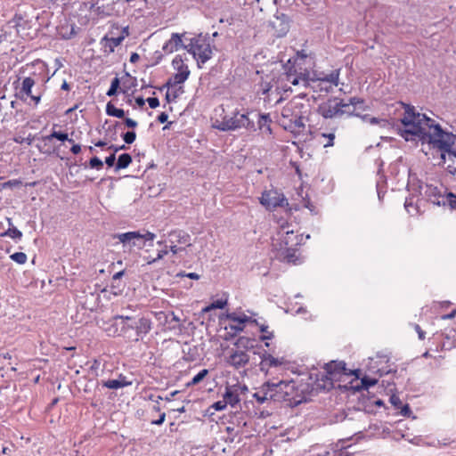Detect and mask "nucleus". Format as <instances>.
Listing matches in <instances>:
<instances>
[{
	"instance_id": "nucleus-1",
	"label": "nucleus",
	"mask_w": 456,
	"mask_h": 456,
	"mask_svg": "<svg viewBox=\"0 0 456 456\" xmlns=\"http://www.w3.org/2000/svg\"><path fill=\"white\" fill-rule=\"evenodd\" d=\"M339 71L338 69L331 70L329 73H310L298 71L296 68L289 69L285 68V72L277 79L273 78L270 81H264L261 85L263 94H267L275 87V91L287 92L290 89L289 85L312 86L315 90L329 92L338 85Z\"/></svg>"
},
{
	"instance_id": "nucleus-2",
	"label": "nucleus",
	"mask_w": 456,
	"mask_h": 456,
	"mask_svg": "<svg viewBox=\"0 0 456 456\" xmlns=\"http://www.w3.org/2000/svg\"><path fill=\"white\" fill-rule=\"evenodd\" d=\"M395 111L401 116L397 131L407 142H421L426 135L432 118L424 113L418 112L414 107L396 102Z\"/></svg>"
},
{
	"instance_id": "nucleus-3",
	"label": "nucleus",
	"mask_w": 456,
	"mask_h": 456,
	"mask_svg": "<svg viewBox=\"0 0 456 456\" xmlns=\"http://www.w3.org/2000/svg\"><path fill=\"white\" fill-rule=\"evenodd\" d=\"M309 105L301 98H294L281 110L279 124L297 137L307 140L310 129L306 123L309 120Z\"/></svg>"
},
{
	"instance_id": "nucleus-4",
	"label": "nucleus",
	"mask_w": 456,
	"mask_h": 456,
	"mask_svg": "<svg viewBox=\"0 0 456 456\" xmlns=\"http://www.w3.org/2000/svg\"><path fill=\"white\" fill-rule=\"evenodd\" d=\"M309 236L304 237L298 233L297 225L292 224H281L278 232L277 243L274 244L278 251V256L289 263H299V256L297 254V247L302 244Z\"/></svg>"
},
{
	"instance_id": "nucleus-5",
	"label": "nucleus",
	"mask_w": 456,
	"mask_h": 456,
	"mask_svg": "<svg viewBox=\"0 0 456 456\" xmlns=\"http://www.w3.org/2000/svg\"><path fill=\"white\" fill-rule=\"evenodd\" d=\"M408 189L416 195H423L436 206H448L456 209V195L448 192L442 185L423 183L415 175H409Z\"/></svg>"
},
{
	"instance_id": "nucleus-6",
	"label": "nucleus",
	"mask_w": 456,
	"mask_h": 456,
	"mask_svg": "<svg viewBox=\"0 0 456 456\" xmlns=\"http://www.w3.org/2000/svg\"><path fill=\"white\" fill-rule=\"evenodd\" d=\"M151 321L144 316L138 319L130 316L118 315L113 319V323L106 328L110 336L123 335L131 337V331H135V339L142 338L151 330Z\"/></svg>"
},
{
	"instance_id": "nucleus-7",
	"label": "nucleus",
	"mask_w": 456,
	"mask_h": 456,
	"mask_svg": "<svg viewBox=\"0 0 456 456\" xmlns=\"http://www.w3.org/2000/svg\"><path fill=\"white\" fill-rule=\"evenodd\" d=\"M422 144H428L429 148L439 152L456 144V134L444 129L436 119L432 118Z\"/></svg>"
},
{
	"instance_id": "nucleus-8",
	"label": "nucleus",
	"mask_w": 456,
	"mask_h": 456,
	"mask_svg": "<svg viewBox=\"0 0 456 456\" xmlns=\"http://www.w3.org/2000/svg\"><path fill=\"white\" fill-rule=\"evenodd\" d=\"M235 346V349L231 350L226 358V362L230 366L235 369H240L248 363L250 356L248 351L253 350L257 346L256 339L247 336H241L237 339Z\"/></svg>"
},
{
	"instance_id": "nucleus-9",
	"label": "nucleus",
	"mask_w": 456,
	"mask_h": 456,
	"mask_svg": "<svg viewBox=\"0 0 456 456\" xmlns=\"http://www.w3.org/2000/svg\"><path fill=\"white\" fill-rule=\"evenodd\" d=\"M116 239L122 244L125 252L132 253L135 248L142 249L147 246L151 247L156 235L151 232H127L118 233Z\"/></svg>"
},
{
	"instance_id": "nucleus-10",
	"label": "nucleus",
	"mask_w": 456,
	"mask_h": 456,
	"mask_svg": "<svg viewBox=\"0 0 456 456\" xmlns=\"http://www.w3.org/2000/svg\"><path fill=\"white\" fill-rule=\"evenodd\" d=\"M363 101L358 98L350 100V103H342L337 100H330L322 103L319 107L320 113L326 118L338 117L344 113H354L359 110H365L362 108Z\"/></svg>"
},
{
	"instance_id": "nucleus-11",
	"label": "nucleus",
	"mask_w": 456,
	"mask_h": 456,
	"mask_svg": "<svg viewBox=\"0 0 456 456\" xmlns=\"http://www.w3.org/2000/svg\"><path fill=\"white\" fill-rule=\"evenodd\" d=\"M353 376V371L346 368L343 362H330L324 366L322 377L325 378L323 385H319L323 388H330L333 383L346 382L347 379Z\"/></svg>"
},
{
	"instance_id": "nucleus-12",
	"label": "nucleus",
	"mask_w": 456,
	"mask_h": 456,
	"mask_svg": "<svg viewBox=\"0 0 456 456\" xmlns=\"http://www.w3.org/2000/svg\"><path fill=\"white\" fill-rule=\"evenodd\" d=\"M184 49L193 56L199 68H201V65L212 57L211 46L207 39L201 36L188 39Z\"/></svg>"
},
{
	"instance_id": "nucleus-13",
	"label": "nucleus",
	"mask_w": 456,
	"mask_h": 456,
	"mask_svg": "<svg viewBox=\"0 0 456 456\" xmlns=\"http://www.w3.org/2000/svg\"><path fill=\"white\" fill-rule=\"evenodd\" d=\"M251 124L248 114L234 111L232 115H224L222 119L213 118V126L221 131L236 130L248 127Z\"/></svg>"
},
{
	"instance_id": "nucleus-14",
	"label": "nucleus",
	"mask_w": 456,
	"mask_h": 456,
	"mask_svg": "<svg viewBox=\"0 0 456 456\" xmlns=\"http://www.w3.org/2000/svg\"><path fill=\"white\" fill-rule=\"evenodd\" d=\"M259 201L267 210H273L277 207H282L284 204H288L284 195L276 189L264 191Z\"/></svg>"
},
{
	"instance_id": "nucleus-15",
	"label": "nucleus",
	"mask_w": 456,
	"mask_h": 456,
	"mask_svg": "<svg viewBox=\"0 0 456 456\" xmlns=\"http://www.w3.org/2000/svg\"><path fill=\"white\" fill-rule=\"evenodd\" d=\"M260 362L258 363L259 370L265 376L270 374L272 368H280L286 364L287 361L284 357H276L266 351L258 354Z\"/></svg>"
},
{
	"instance_id": "nucleus-16",
	"label": "nucleus",
	"mask_w": 456,
	"mask_h": 456,
	"mask_svg": "<svg viewBox=\"0 0 456 456\" xmlns=\"http://www.w3.org/2000/svg\"><path fill=\"white\" fill-rule=\"evenodd\" d=\"M274 401L289 400L293 398L296 394V383L295 381H280L273 383Z\"/></svg>"
},
{
	"instance_id": "nucleus-17",
	"label": "nucleus",
	"mask_w": 456,
	"mask_h": 456,
	"mask_svg": "<svg viewBox=\"0 0 456 456\" xmlns=\"http://www.w3.org/2000/svg\"><path fill=\"white\" fill-rule=\"evenodd\" d=\"M128 28L125 27L122 29L121 35L118 37L105 36L101 40V45L105 53H112L114 49L121 44V42L128 36Z\"/></svg>"
},
{
	"instance_id": "nucleus-18",
	"label": "nucleus",
	"mask_w": 456,
	"mask_h": 456,
	"mask_svg": "<svg viewBox=\"0 0 456 456\" xmlns=\"http://www.w3.org/2000/svg\"><path fill=\"white\" fill-rule=\"evenodd\" d=\"M226 318L230 321V326L236 332L243 330L248 323H253L254 320L242 313H232L227 314Z\"/></svg>"
},
{
	"instance_id": "nucleus-19",
	"label": "nucleus",
	"mask_w": 456,
	"mask_h": 456,
	"mask_svg": "<svg viewBox=\"0 0 456 456\" xmlns=\"http://www.w3.org/2000/svg\"><path fill=\"white\" fill-rule=\"evenodd\" d=\"M156 320L159 322L160 325L163 327L167 326V329L175 330L179 327L180 319L176 316L173 312L165 313V312H156L154 314Z\"/></svg>"
},
{
	"instance_id": "nucleus-20",
	"label": "nucleus",
	"mask_w": 456,
	"mask_h": 456,
	"mask_svg": "<svg viewBox=\"0 0 456 456\" xmlns=\"http://www.w3.org/2000/svg\"><path fill=\"white\" fill-rule=\"evenodd\" d=\"M440 153V164H442L450 173L456 172V149L448 148Z\"/></svg>"
},
{
	"instance_id": "nucleus-21",
	"label": "nucleus",
	"mask_w": 456,
	"mask_h": 456,
	"mask_svg": "<svg viewBox=\"0 0 456 456\" xmlns=\"http://www.w3.org/2000/svg\"><path fill=\"white\" fill-rule=\"evenodd\" d=\"M184 37L185 34L173 33L170 38L163 45V51L167 53H172L182 47L184 48V43L188 42V39H183Z\"/></svg>"
},
{
	"instance_id": "nucleus-22",
	"label": "nucleus",
	"mask_w": 456,
	"mask_h": 456,
	"mask_svg": "<svg viewBox=\"0 0 456 456\" xmlns=\"http://www.w3.org/2000/svg\"><path fill=\"white\" fill-rule=\"evenodd\" d=\"M275 395H277L274 394L273 382L267 381L259 387L258 391L254 393L253 397L258 403H264L268 400H274Z\"/></svg>"
},
{
	"instance_id": "nucleus-23",
	"label": "nucleus",
	"mask_w": 456,
	"mask_h": 456,
	"mask_svg": "<svg viewBox=\"0 0 456 456\" xmlns=\"http://www.w3.org/2000/svg\"><path fill=\"white\" fill-rule=\"evenodd\" d=\"M359 370L353 371V376H355L349 384H345L344 387L348 389L359 390L361 388H369L370 387L374 386L377 383L375 379L363 378L359 379L358 377Z\"/></svg>"
},
{
	"instance_id": "nucleus-24",
	"label": "nucleus",
	"mask_w": 456,
	"mask_h": 456,
	"mask_svg": "<svg viewBox=\"0 0 456 456\" xmlns=\"http://www.w3.org/2000/svg\"><path fill=\"white\" fill-rule=\"evenodd\" d=\"M223 398L226 402L227 405L234 407L240 401L239 387L236 386H227L223 395Z\"/></svg>"
},
{
	"instance_id": "nucleus-25",
	"label": "nucleus",
	"mask_w": 456,
	"mask_h": 456,
	"mask_svg": "<svg viewBox=\"0 0 456 456\" xmlns=\"http://www.w3.org/2000/svg\"><path fill=\"white\" fill-rule=\"evenodd\" d=\"M254 323H256L258 328L259 331L261 332V336L259 337V340L265 343V346L268 347L270 346L269 341L274 338V331L270 329V327L263 323H258L256 320H254Z\"/></svg>"
},
{
	"instance_id": "nucleus-26",
	"label": "nucleus",
	"mask_w": 456,
	"mask_h": 456,
	"mask_svg": "<svg viewBox=\"0 0 456 456\" xmlns=\"http://www.w3.org/2000/svg\"><path fill=\"white\" fill-rule=\"evenodd\" d=\"M167 91L166 98L168 102H175L180 95L183 94V86L168 85L167 83Z\"/></svg>"
},
{
	"instance_id": "nucleus-27",
	"label": "nucleus",
	"mask_w": 456,
	"mask_h": 456,
	"mask_svg": "<svg viewBox=\"0 0 456 456\" xmlns=\"http://www.w3.org/2000/svg\"><path fill=\"white\" fill-rule=\"evenodd\" d=\"M173 69L175 73L190 72L188 66L185 64L184 60L181 55H176L172 61Z\"/></svg>"
},
{
	"instance_id": "nucleus-28",
	"label": "nucleus",
	"mask_w": 456,
	"mask_h": 456,
	"mask_svg": "<svg viewBox=\"0 0 456 456\" xmlns=\"http://www.w3.org/2000/svg\"><path fill=\"white\" fill-rule=\"evenodd\" d=\"M130 382L126 381L124 379H110L103 381L102 385L110 389H118L130 385Z\"/></svg>"
},
{
	"instance_id": "nucleus-29",
	"label": "nucleus",
	"mask_w": 456,
	"mask_h": 456,
	"mask_svg": "<svg viewBox=\"0 0 456 456\" xmlns=\"http://www.w3.org/2000/svg\"><path fill=\"white\" fill-rule=\"evenodd\" d=\"M190 72L175 73L167 81L168 85L182 86L189 77Z\"/></svg>"
},
{
	"instance_id": "nucleus-30",
	"label": "nucleus",
	"mask_w": 456,
	"mask_h": 456,
	"mask_svg": "<svg viewBox=\"0 0 456 456\" xmlns=\"http://www.w3.org/2000/svg\"><path fill=\"white\" fill-rule=\"evenodd\" d=\"M227 305V298H219L217 300H215L208 306L204 307L202 309L203 313H208L211 310L214 309H224Z\"/></svg>"
},
{
	"instance_id": "nucleus-31",
	"label": "nucleus",
	"mask_w": 456,
	"mask_h": 456,
	"mask_svg": "<svg viewBox=\"0 0 456 456\" xmlns=\"http://www.w3.org/2000/svg\"><path fill=\"white\" fill-rule=\"evenodd\" d=\"M59 35L63 38H70L75 34V28L73 25H61L58 28Z\"/></svg>"
},
{
	"instance_id": "nucleus-32",
	"label": "nucleus",
	"mask_w": 456,
	"mask_h": 456,
	"mask_svg": "<svg viewBox=\"0 0 456 456\" xmlns=\"http://www.w3.org/2000/svg\"><path fill=\"white\" fill-rule=\"evenodd\" d=\"M131 162H132V158L129 154H127V153L121 154L118 159L117 168L118 169L126 168L130 165Z\"/></svg>"
},
{
	"instance_id": "nucleus-33",
	"label": "nucleus",
	"mask_w": 456,
	"mask_h": 456,
	"mask_svg": "<svg viewBox=\"0 0 456 456\" xmlns=\"http://www.w3.org/2000/svg\"><path fill=\"white\" fill-rule=\"evenodd\" d=\"M106 112L109 116L116 117V118H123L125 115V112L122 109L116 108L111 103L107 104Z\"/></svg>"
},
{
	"instance_id": "nucleus-34",
	"label": "nucleus",
	"mask_w": 456,
	"mask_h": 456,
	"mask_svg": "<svg viewBox=\"0 0 456 456\" xmlns=\"http://www.w3.org/2000/svg\"><path fill=\"white\" fill-rule=\"evenodd\" d=\"M34 85H35V81L32 78L26 77L22 81L21 91L23 93H25L28 96L31 95V90H32V87L34 86Z\"/></svg>"
},
{
	"instance_id": "nucleus-35",
	"label": "nucleus",
	"mask_w": 456,
	"mask_h": 456,
	"mask_svg": "<svg viewBox=\"0 0 456 456\" xmlns=\"http://www.w3.org/2000/svg\"><path fill=\"white\" fill-rule=\"evenodd\" d=\"M269 122L270 120L267 115H261L259 118L258 125L260 129H263L265 132L271 134Z\"/></svg>"
},
{
	"instance_id": "nucleus-36",
	"label": "nucleus",
	"mask_w": 456,
	"mask_h": 456,
	"mask_svg": "<svg viewBox=\"0 0 456 456\" xmlns=\"http://www.w3.org/2000/svg\"><path fill=\"white\" fill-rule=\"evenodd\" d=\"M167 254V250L162 249L158 252L156 257L145 256V257H143V259L147 265H152V264L156 263L157 261L162 259Z\"/></svg>"
},
{
	"instance_id": "nucleus-37",
	"label": "nucleus",
	"mask_w": 456,
	"mask_h": 456,
	"mask_svg": "<svg viewBox=\"0 0 456 456\" xmlns=\"http://www.w3.org/2000/svg\"><path fill=\"white\" fill-rule=\"evenodd\" d=\"M11 259L17 264L23 265L27 262V255L23 252H16L10 256Z\"/></svg>"
},
{
	"instance_id": "nucleus-38",
	"label": "nucleus",
	"mask_w": 456,
	"mask_h": 456,
	"mask_svg": "<svg viewBox=\"0 0 456 456\" xmlns=\"http://www.w3.org/2000/svg\"><path fill=\"white\" fill-rule=\"evenodd\" d=\"M4 235L9 236L12 239L20 240L22 237V232L15 227L9 228Z\"/></svg>"
},
{
	"instance_id": "nucleus-39",
	"label": "nucleus",
	"mask_w": 456,
	"mask_h": 456,
	"mask_svg": "<svg viewBox=\"0 0 456 456\" xmlns=\"http://www.w3.org/2000/svg\"><path fill=\"white\" fill-rule=\"evenodd\" d=\"M208 373V370L204 369L195 375L189 385H196L200 383Z\"/></svg>"
},
{
	"instance_id": "nucleus-40",
	"label": "nucleus",
	"mask_w": 456,
	"mask_h": 456,
	"mask_svg": "<svg viewBox=\"0 0 456 456\" xmlns=\"http://www.w3.org/2000/svg\"><path fill=\"white\" fill-rule=\"evenodd\" d=\"M364 120L370 122L372 125H379L380 126H388V122L386 119H379L377 118H369L368 116H365Z\"/></svg>"
},
{
	"instance_id": "nucleus-41",
	"label": "nucleus",
	"mask_w": 456,
	"mask_h": 456,
	"mask_svg": "<svg viewBox=\"0 0 456 456\" xmlns=\"http://www.w3.org/2000/svg\"><path fill=\"white\" fill-rule=\"evenodd\" d=\"M322 137L325 140L322 142L324 147H330L333 145L335 139L334 134H322Z\"/></svg>"
},
{
	"instance_id": "nucleus-42",
	"label": "nucleus",
	"mask_w": 456,
	"mask_h": 456,
	"mask_svg": "<svg viewBox=\"0 0 456 456\" xmlns=\"http://www.w3.org/2000/svg\"><path fill=\"white\" fill-rule=\"evenodd\" d=\"M118 85H119L118 79V78H114L112 80V82H111V86H110V89L107 92V95H109V96L114 95L116 94V92H117Z\"/></svg>"
},
{
	"instance_id": "nucleus-43",
	"label": "nucleus",
	"mask_w": 456,
	"mask_h": 456,
	"mask_svg": "<svg viewBox=\"0 0 456 456\" xmlns=\"http://www.w3.org/2000/svg\"><path fill=\"white\" fill-rule=\"evenodd\" d=\"M123 288H124V285L121 284L120 281H119V283L113 282V281L111 282V291L115 296L119 295L122 292Z\"/></svg>"
},
{
	"instance_id": "nucleus-44",
	"label": "nucleus",
	"mask_w": 456,
	"mask_h": 456,
	"mask_svg": "<svg viewBox=\"0 0 456 456\" xmlns=\"http://www.w3.org/2000/svg\"><path fill=\"white\" fill-rule=\"evenodd\" d=\"M51 138H56V139H58L60 141H62V142L69 140L67 134L61 133V132H56V131L53 132L51 134V135L48 137V139H51Z\"/></svg>"
},
{
	"instance_id": "nucleus-45",
	"label": "nucleus",
	"mask_w": 456,
	"mask_h": 456,
	"mask_svg": "<svg viewBox=\"0 0 456 456\" xmlns=\"http://www.w3.org/2000/svg\"><path fill=\"white\" fill-rule=\"evenodd\" d=\"M227 406V403L223 399V400H220V401H217L215 403L212 404V408L216 411H224Z\"/></svg>"
},
{
	"instance_id": "nucleus-46",
	"label": "nucleus",
	"mask_w": 456,
	"mask_h": 456,
	"mask_svg": "<svg viewBox=\"0 0 456 456\" xmlns=\"http://www.w3.org/2000/svg\"><path fill=\"white\" fill-rule=\"evenodd\" d=\"M135 133L134 132H126L124 136H123V139L124 141L126 142V143H133L135 140Z\"/></svg>"
},
{
	"instance_id": "nucleus-47",
	"label": "nucleus",
	"mask_w": 456,
	"mask_h": 456,
	"mask_svg": "<svg viewBox=\"0 0 456 456\" xmlns=\"http://www.w3.org/2000/svg\"><path fill=\"white\" fill-rule=\"evenodd\" d=\"M102 165H103L102 161L96 157L91 159V160H90V167L92 168L100 169V168H102Z\"/></svg>"
},
{
	"instance_id": "nucleus-48",
	"label": "nucleus",
	"mask_w": 456,
	"mask_h": 456,
	"mask_svg": "<svg viewBox=\"0 0 456 456\" xmlns=\"http://www.w3.org/2000/svg\"><path fill=\"white\" fill-rule=\"evenodd\" d=\"M405 208L410 215L417 214V209L413 207L411 200L405 201Z\"/></svg>"
},
{
	"instance_id": "nucleus-49",
	"label": "nucleus",
	"mask_w": 456,
	"mask_h": 456,
	"mask_svg": "<svg viewBox=\"0 0 456 456\" xmlns=\"http://www.w3.org/2000/svg\"><path fill=\"white\" fill-rule=\"evenodd\" d=\"M147 102L151 109H155L159 105V102L157 98H148Z\"/></svg>"
},
{
	"instance_id": "nucleus-50",
	"label": "nucleus",
	"mask_w": 456,
	"mask_h": 456,
	"mask_svg": "<svg viewBox=\"0 0 456 456\" xmlns=\"http://www.w3.org/2000/svg\"><path fill=\"white\" fill-rule=\"evenodd\" d=\"M165 419H166V413L165 412H161L160 415H159V419H158L157 420H152L151 424H153V425H161L165 421Z\"/></svg>"
},
{
	"instance_id": "nucleus-51",
	"label": "nucleus",
	"mask_w": 456,
	"mask_h": 456,
	"mask_svg": "<svg viewBox=\"0 0 456 456\" xmlns=\"http://www.w3.org/2000/svg\"><path fill=\"white\" fill-rule=\"evenodd\" d=\"M115 159H116L115 154H112V155H110V156L106 158L105 163L109 167H112L114 165V163H115Z\"/></svg>"
},
{
	"instance_id": "nucleus-52",
	"label": "nucleus",
	"mask_w": 456,
	"mask_h": 456,
	"mask_svg": "<svg viewBox=\"0 0 456 456\" xmlns=\"http://www.w3.org/2000/svg\"><path fill=\"white\" fill-rule=\"evenodd\" d=\"M410 413H411V409H410V407H409L407 404L403 405V406L402 407V409H401V414H402L403 416H409V415H410Z\"/></svg>"
},
{
	"instance_id": "nucleus-53",
	"label": "nucleus",
	"mask_w": 456,
	"mask_h": 456,
	"mask_svg": "<svg viewBox=\"0 0 456 456\" xmlns=\"http://www.w3.org/2000/svg\"><path fill=\"white\" fill-rule=\"evenodd\" d=\"M123 274H124V272H123V271H121V272H118V273H115V274L113 275V277H112V281H113V282L119 283V281H120V278L123 276Z\"/></svg>"
},
{
	"instance_id": "nucleus-54",
	"label": "nucleus",
	"mask_w": 456,
	"mask_h": 456,
	"mask_svg": "<svg viewBox=\"0 0 456 456\" xmlns=\"http://www.w3.org/2000/svg\"><path fill=\"white\" fill-rule=\"evenodd\" d=\"M415 330L417 331L419 335V339H424L425 338V332L420 329L419 325H415Z\"/></svg>"
},
{
	"instance_id": "nucleus-55",
	"label": "nucleus",
	"mask_w": 456,
	"mask_h": 456,
	"mask_svg": "<svg viewBox=\"0 0 456 456\" xmlns=\"http://www.w3.org/2000/svg\"><path fill=\"white\" fill-rule=\"evenodd\" d=\"M168 118V115L165 112L160 113L158 119L160 123H165Z\"/></svg>"
},
{
	"instance_id": "nucleus-56",
	"label": "nucleus",
	"mask_w": 456,
	"mask_h": 456,
	"mask_svg": "<svg viewBox=\"0 0 456 456\" xmlns=\"http://www.w3.org/2000/svg\"><path fill=\"white\" fill-rule=\"evenodd\" d=\"M183 276H186L190 279H192V280H199L200 279V275L197 274L196 273H186V274H182Z\"/></svg>"
},
{
	"instance_id": "nucleus-57",
	"label": "nucleus",
	"mask_w": 456,
	"mask_h": 456,
	"mask_svg": "<svg viewBox=\"0 0 456 456\" xmlns=\"http://www.w3.org/2000/svg\"><path fill=\"white\" fill-rule=\"evenodd\" d=\"M126 124L129 127H135L137 126L136 121H134L131 118H126Z\"/></svg>"
},
{
	"instance_id": "nucleus-58",
	"label": "nucleus",
	"mask_w": 456,
	"mask_h": 456,
	"mask_svg": "<svg viewBox=\"0 0 456 456\" xmlns=\"http://www.w3.org/2000/svg\"><path fill=\"white\" fill-rule=\"evenodd\" d=\"M134 101L138 107H142L145 103V100L142 97H136Z\"/></svg>"
},
{
	"instance_id": "nucleus-59",
	"label": "nucleus",
	"mask_w": 456,
	"mask_h": 456,
	"mask_svg": "<svg viewBox=\"0 0 456 456\" xmlns=\"http://www.w3.org/2000/svg\"><path fill=\"white\" fill-rule=\"evenodd\" d=\"M390 402L395 405V406H398L400 404V399L395 396V395H393L391 396L390 398Z\"/></svg>"
},
{
	"instance_id": "nucleus-60",
	"label": "nucleus",
	"mask_w": 456,
	"mask_h": 456,
	"mask_svg": "<svg viewBox=\"0 0 456 456\" xmlns=\"http://www.w3.org/2000/svg\"><path fill=\"white\" fill-rule=\"evenodd\" d=\"M81 151V148L78 144H75L72 146L71 148V151L74 153V154H78Z\"/></svg>"
},
{
	"instance_id": "nucleus-61",
	"label": "nucleus",
	"mask_w": 456,
	"mask_h": 456,
	"mask_svg": "<svg viewBox=\"0 0 456 456\" xmlns=\"http://www.w3.org/2000/svg\"><path fill=\"white\" fill-rule=\"evenodd\" d=\"M237 387H239V395L240 393H245L248 391V387L246 385H243V386H239V385H235Z\"/></svg>"
},
{
	"instance_id": "nucleus-62",
	"label": "nucleus",
	"mask_w": 456,
	"mask_h": 456,
	"mask_svg": "<svg viewBox=\"0 0 456 456\" xmlns=\"http://www.w3.org/2000/svg\"><path fill=\"white\" fill-rule=\"evenodd\" d=\"M456 315V311H453L452 312L451 314H445L442 317V319L444 320H446V319H452L453 318L454 316Z\"/></svg>"
},
{
	"instance_id": "nucleus-63",
	"label": "nucleus",
	"mask_w": 456,
	"mask_h": 456,
	"mask_svg": "<svg viewBox=\"0 0 456 456\" xmlns=\"http://www.w3.org/2000/svg\"><path fill=\"white\" fill-rule=\"evenodd\" d=\"M36 104H38L41 99L40 95H29Z\"/></svg>"
},
{
	"instance_id": "nucleus-64",
	"label": "nucleus",
	"mask_w": 456,
	"mask_h": 456,
	"mask_svg": "<svg viewBox=\"0 0 456 456\" xmlns=\"http://www.w3.org/2000/svg\"><path fill=\"white\" fill-rule=\"evenodd\" d=\"M61 89L63 90H69V86L68 85V83L66 81L63 82V84L61 85Z\"/></svg>"
}]
</instances>
